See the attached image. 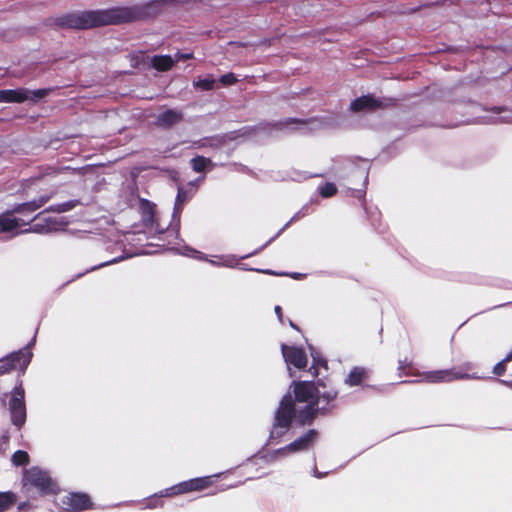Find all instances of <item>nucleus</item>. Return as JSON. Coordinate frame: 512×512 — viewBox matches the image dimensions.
<instances>
[{"label": "nucleus", "mask_w": 512, "mask_h": 512, "mask_svg": "<svg viewBox=\"0 0 512 512\" xmlns=\"http://www.w3.org/2000/svg\"><path fill=\"white\" fill-rule=\"evenodd\" d=\"M9 410L13 424L19 427L22 426L26 420V408L24 389L21 386L14 389L9 403Z\"/></svg>", "instance_id": "20e7f679"}, {"label": "nucleus", "mask_w": 512, "mask_h": 512, "mask_svg": "<svg viewBox=\"0 0 512 512\" xmlns=\"http://www.w3.org/2000/svg\"><path fill=\"white\" fill-rule=\"evenodd\" d=\"M511 359H512V352L504 359L503 362H500L497 365H495L494 373L497 374V375L502 374L504 372V370H505L504 362L509 361Z\"/></svg>", "instance_id": "c756f323"}, {"label": "nucleus", "mask_w": 512, "mask_h": 512, "mask_svg": "<svg viewBox=\"0 0 512 512\" xmlns=\"http://www.w3.org/2000/svg\"><path fill=\"white\" fill-rule=\"evenodd\" d=\"M31 356L30 351L21 350L6 358L0 359V375L10 370H24L28 366Z\"/></svg>", "instance_id": "0eeeda50"}, {"label": "nucleus", "mask_w": 512, "mask_h": 512, "mask_svg": "<svg viewBox=\"0 0 512 512\" xmlns=\"http://www.w3.org/2000/svg\"><path fill=\"white\" fill-rule=\"evenodd\" d=\"M110 21L112 22H121V21H129L133 19L132 13L128 9H116L113 10Z\"/></svg>", "instance_id": "aec40b11"}, {"label": "nucleus", "mask_w": 512, "mask_h": 512, "mask_svg": "<svg viewBox=\"0 0 512 512\" xmlns=\"http://www.w3.org/2000/svg\"><path fill=\"white\" fill-rule=\"evenodd\" d=\"M47 95V90L39 89L36 91H28L25 89L1 90L0 102L6 103H22L27 100L42 98Z\"/></svg>", "instance_id": "39448f33"}, {"label": "nucleus", "mask_w": 512, "mask_h": 512, "mask_svg": "<svg viewBox=\"0 0 512 512\" xmlns=\"http://www.w3.org/2000/svg\"><path fill=\"white\" fill-rule=\"evenodd\" d=\"M296 400L300 403H306L303 419H310L315 414L316 405L320 399L319 392L316 391L314 384L306 381L293 382Z\"/></svg>", "instance_id": "f03ea898"}, {"label": "nucleus", "mask_w": 512, "mask_h": 512, "mask_svg": "<svg viewBox=\"0 0 512 512\" xmlns=\"http://www.w3.org/2000/svg\"><path fill=\"white\" fill-rule=\"evenodd\" d=\"M63 505L65 509L80 511L89 508L91 506V501L85 494L70 493L65 497Z\"/></svg>", "instance_id": "9d476101"}, {"label": "nucleus", "mask_w": 512, "mask_h": 512, "mask_svg": "<svg viewBox=\"0 0 512 512\" xmlns=\"http://www.w3.org/2000/svg\"><path fill=\"white\" fill-rule=\"evenodd\" d=\"M47 201H48V197H41L37 201H32V202L24 203V204L18 206L15 209V211L18 212V213H22L24 211L33 212V211L39 209L40 207H42Z\"/></svg>", "instance_id": "a211bd4d"}, {"label": "nucleus", "mask_w": 512, "mask_h": 512, "mask_svg": "<svg viewBox=\"0 0 512 512\" xmlns=\"http://www.w3.org/2000/svg\"><path fill=\"white\" fill-rule=\"evenodd\" d=\"M212 483V477H202L190 479L188 481H184L179 483L169 489H166L164 494L165 496H173L178 494H183L192 491H201L209 487Z\"/></svg>", "instance_id": "423d86ee"}, {"label": "nucleus", "mask_w": 512, "mask_h": 512, "mask_svg": "<svg viewBox=\"0 0 512 512\" xmlns=\"http://www.w3.org/2000/svg\"><path fill=\"white\" fill-rule=\"evenodd\" d=\"M16 497L11 492L0 493V512L6 511L14 502Z\"/></svg>", "instance_id": "412c9836"}, {"label": "nucleus", "mask_w": 512, "mask_h": 512, "mask_svg": "<svg viewBox=\"0 0 512 512\" xmlns=\"http://www.w3.org/2000/svg\"><path fill=\"white\" fill-rule=\"evenodd\" d=\"M26 223L11 214L0 215V233L12 232Z\"/></svg>", "instance_id": "4468645a"}, {"label": "nucleus", "mask_w": 512, "mask_h": 512, "mask_svg": "<svg viewBox=\"0 0 512 512\" xmlns=\"http://www.w3.org/2000/svg\"><path fill=\"white\" fill-rule=\"evenodd\" d=\"M293 415V402L290 397L285 396L276 413L275 423L271 431V438L280 437L288 429Z\"/></svg>", "instance_id": "7ed1b4c3"}, {"label": "nucleus", "mask_w": 512, "mask_h": 512, "mask_svg": "<svg viewBox=\"0 0 512 512\" xmlns=\"http://www.w3.org/2000/svg\"><path fill=\"white\" fill-rule=\"evenodd\" d=\"M382 106V102L378 99L366 95L355 99L351 103V110L354 112L370 111Z\"/></svg>", "instance_id": "9b49d317"}, {"label": "nucleus", "mask_w": 512, "mask_h": 512, "mask_svg": "<svg viewBox=\"0 0 512 512\" xmlns=\"http://www.w3.org/2000/svg\"><path fill=\"white\" fill-rule=\"evenodd\" d=\"M366 378V371L363 368H354L348 378L346 379V383L354 386L360 384Z\"/></svg>", "instance_id": "6ab92c4d"}, {"label": "nucleus", "mask_w": 512, "mask_h": 512, "mask_svg": "<svg viewBox=\"0 0 512 512\" xmlns=\"http://www.w3.org/2000/svg\"><path fill=\"white\" fill-rule=\"evenodd\" d=\"M210 263L216 266L234 267L238 260L234 256H225L220 257L218 261L211 260Z\"/></svg>", "instance_id": "5701e85b"}, {"label": "nucleus", "mask_w": 512, "mask_h": 512, "mask_svg": "<svg viewBox=\"0 0 512 512\" xmlns=\"http://www.w3.org/2000/svg\"><path fill=\"white\" fill-rule=\"evenodd\" d=\"M275 313L277 314L279 320L281 321L282 320V311H281V307L280 306H276L275 307Z\"/></svg>", "instance_id": "72a5a7b5"}, {"label": "nucleus", "mask_w": 512, "mask_h": 512, "mask_svg": "<svg viewBox=\"0 0 512 512\" xmlns=\"http://www.w3.org/2000/svg\"><path fill=\"white\" fill-rule=\"evenodd\" d=\"M319 366H323L324 368H327V364L325 361L317 359L315 356H313V365L309 369V373L313 377H316L319 374V372H318Z\"/></svg>", "instance_id": "bb28decb"}, {"label": "nucleus", "mask_w": 512, "mask_h": 512, "mask_svg": "<svg viewBox=\"0 0 512 512\" xmlns=\"http://www.w3.org/2000/svg\"><path fill=\"white\" fill-rule=\"evenodd\" d=\"M215 82V79L211 76L205 78L199 77L194 81V86L201 90H210L214 87Z\"/></svg>", "instance_id": "4be33fe9"}, {"label": "nucleus", "mask_w": 512, "mask_h": 512, "mask_svg": "<svg viewBox=\"0 0 512 512\" xmlns=\"http://www.w3.org/2000/svg\"><path fill=\"white\" fill-rule=\"evenodd\" d=\"M95 24H96V21H94V20L82 21L80 19H73L70 21V23L68 25L72 26V27H77V28H87V27L93 26Z\"/></svg>", "instance_id": "cd10ccee"}, {"label": "nucleus", "mask_w": 512, "mask_h": 512, "mask_svg": "<svg viewBox=\"0 0 512 512\" xmlns=\"http://www.w3.org/2000/svg\"><path fill=\"white\" fill-rule=\"evenodd\" d=\"M337 192V188L333 183H326L322 187H320V194L323 197L333 196Z\"/></svg>", "instance_id": "a878e982"}, {"label": "nucleus", "mask_w": 512, "mask_h": 512, "mask_svg": "<svg viewBox=\"0 0 512 512\" xmlns=\"http://www.w3.org/2000/svg\"><path fill=\"white\" fill-rule=\"evenodd\" d=\"M464 375L458 374L453 370H439L432 371L424 374V379L427 382L431 383H439V382H449L454 379L463 378Z\"/></svg>", "instance_id": "f8f14e48"}, {"label": "nucleus", "mask_w": 512, "mask_h": 512, "mask_svg": "<svg viewBox=\"0 0 512 512\" xmlns=\"http://www.w3.org/2000/svg\"><path fill=\"white\" fill-rule=\"evenodd\" d=\"M335 391H329L327 393H323L322 398L326 399L327 401L333 400L336 397Z\"/></svg>", "instance_id": "473e14b6"}, {"label": "nucleus", "mask_w": 512, "mask_h": 512, "mask_svg": "<svg viewBox=\"0 0 512 512\" xmlns=\"http://www.w3.org/2000/svg\"><path fill=\"white\" fill-rule=\"evenodd\" d=\"M74 207V204L72 202H66L58 206L57 211L58 212H65Z\"/></svg>", "instance_id": "7c9ffc66"}, {"label": "nucleus", "mask_w": 512, "mask_h": 512, "mask_svg": "<svg viewBox=\"0 0 512 512\" xmlns=\"http://www.w3.org/2000/svg\"><path fill=\"white\" fill-rule=\"evenodd\" d=\"M45 224L40 225L39 223L34 226V231L41 233H48L53 231H59L66 225L64 218L61 216L49 217L44 219Z\"/></svg>", "instance_id": "ddd939ff"}, {"label": "nucleus", "mask_w": 512, "mask_h": 512, "mask_svg": "<svg viewBox=\"0 0 512 512\" xmlns=\"http://www.w3.org/2000/svg\"><path fill=\"white\" fill-rule=\"evenodd\" d=\"M220 82L225 86H229L235 84L237 82V78L233 73H228L220 78Z\"/></svg>", "instance_id": "c85d7f7f"}, {"label": "nucleus", "mask_w": 512, "mask_h": 512, "mask_svg": "<svg viewBox=\"0 0 512 512\" xmlns=\"http://www.w3.org/2000/svg\"><path fill=\"white\" fill-rule=\"evenodd\" d=\"M181 118L182 115L178 111L167 110L159 115L158 122L161 125L169 126L179 122Z\"/></svg>", "instance_id": "dca6fc26"}, {"label": "nucleus", "mask_w": 512, "mask_h": 512, "mask_svg": "<svg viewBox=\"0 0 512 512\" xmlns=\"http://www.w3.org/2000/svg\"><path fill=\"white\" fill-rule=\"evenodd\" d=\"M502 120L506 121V122L512 123V114L510 116H508V117H503Z\"/></svg>", "instance_id": "e433bc0d"}, {"label": "nucleus", "mask_w": 512, "mask_h": 512, "mask_svg": "<svg viewBox=\"0 0 512 512\" xmlns=\"http://www.w3.org/2000/svg\"><path fill=\"white\" fill-rule=\"evenodd\" d=\"M174 64V59L169 55L154 56L151 58V65L159 71H167Z\"/></svg>", "instance_id": "2eb2a0df"}, {"label": "nucleus", "mask_w": 512, "mask_h": 512, "mask_svg": "<svg viewBox=\"0 0 512 512\" xmlns=\"http://www.w3.org/2000/svg\"><path fill=\"white\" fill-rule=\"evenodd\" d=\"M209 163L210 161L204 157H196L191 160L192 167L196 172L203 171Z\"/></svg>", "instance_id": "393cba45"}, {"label": "nucleus", "mask_w": 512, "mask_h": 512, "mask_svg": "<svg viewBox=\"0 0 512 512\" xmlns=\"http://www.w3.org/2000/svg\"><path fill=\"white\" fill-rule=\"evenodd\" d=\"M315 437H316V433L314 431H309L304 436L300 437L299 439H297L293 443L289 444L288 446L272 453L270 455V460L277 459L279 456L288 455L290 453H294V452H298V451H302V450L306 449L310 445V443H312V441L315 439Z\"/></svg>", "instance_id": "1a4fd4ad"}, {"label": "nucleus", "mask_w": 512, "mask_h": 512, "mask_svg": "<svg viewBox=\"0 0 512 512\" xmlns=\"http://www.w3.org/2000/svg\"><path fill=\"white\" fill-rule=\"evenodd\" d=\"M281 350L285 362L288 365L289 372H291V365H293L297 369H303L307 366L308 359L305 352L302 349L282 344ZM290 375L292 376V373H290Z\"/></svg>", "instance_id": "6e6552de"}, {"label": "nucleus", "mask_w": 512, "mask_h": 512, "mask_svg": "<svg viewBox=\"0 0 512 512\" xmlns=\"http://www.w3.org/2000/svg\"><path fill=\"white\" fill-rule=\"evenodd\" d=\"M140 210L142 213L143 222L146 225L153 223L154 206L148 201L142 200L140 203Z\"/></svg>", "instance_id": "f3484780"}, {"label": "nucleus", "mask_w": 512, "mask_h": 512, "mask_svg": "<svg viewBox=\"0 0 512 512\" xmlns=\"http://www.w3.org/2000/svg\"><path fill=\"white\" fill-rule=\"evenodd\" d=\"M191 57H192V54H180V53H177L175 55L174 63L178 62V61H181V60L190 59Z\"/></svg>", "instance_id": "2f4dec72"}, {"label": "nucleus", "mask_w": 512, "mask_h": 512, "mask_svg": "<svg viewBox=\"0 0 512 512\" xmlns=\"http://www.w3.org/2000/svg\"><path fill=\"white\" fill-rule=\"evenodd\" d=\"M29 456L25 451L18 450L12 456V462L16 466L24 465L28 462Z\"/></svg>", "instance_id": "b1692460"}, {"label": "nucleus", "mask_w": 512, "mask_h": 512, "mask_svg": "<svg viewBox=\"0 0 512 512\" xmlns=\"http://www.w3.org/2000/svg\"><path fill=\"white\" fill-rule=\"evenodd\" d=\"M182 197H183L182 191H181V190H179V192H178V196H177V202L183 201V198H182Z\"/></svg>", "instance_id": "c9c22d12"}, {"label": "nucleus", "mask_w": 512, "mask_h": 512, "mask_svg": "<svg viewBox=\"0 0 512 512\" xmlns=\"http://www.w3.org/2000/svg\"><path fill=\"white\" fill-rule=\"evenodd\" d=\"M26 507H28V504L27 503H22L18 506V509L20 511H24L26 509Z\"/></svg>", "instance_id": "f704fd0d"}, {"label": "nucleus", "mask_w": 512, "mask_h": 512, "mask_svg": "<svg viewBox=\"0 0 512 512\" xmlns=\"http://www.w3.org/2000/svg\"><path fill=\"white\" fill-rule=\"evenodd\" d=\"M24 488L27 493L37 490L40 495L57 493V486L48 474L39 468L33 467L24 473Z\"/></svg>", "instance_id": "f257e3e1"}]
</instances>
